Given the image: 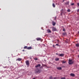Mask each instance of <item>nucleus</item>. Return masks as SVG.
Returning a JSON list of instances; mask_svg holds the SVG:
<instances>
[{
	"instance_id": "1",
	"label": "nucleus",
	"mask_w": 79,
	"mask_h": 79,
	"mask_svg": "<svg viewBox=\"0 0 79 79\" xmlns=\"http://www.w3.org/2000/svg\"><path fill=\"white\" fill-rule=\"evenodd\" d=\"M73 63L74 61H73V60L69 59V64H73Z\"/></svg>"
},
{
	"instance_id": "2",
	"label": "nucleus",
	"mask_w": 79,
	"mask_h": 79,
	"mask_svg": "<svg viewBox=\"0 0 79 79\" xmlns=\"http://www.w3.org/2000/svg\"><path fill=\"white\" fill-rule=\"evenodd\" d=\"M40 70H39L38 69H37L35 70V73H40Z\"/></svg>"
},
{
	"instance_id": "3",
	"label": "nucleus",
	"mask_w": 79,
	"mask_h": 79,
	"mask_svg": "<svg viewBox=\"0 0 79 79\" xmlns=\"http://www.w3.org/2000/svg\"><path fill=\"white\" fill-rule=\"evenodd\" d=\"M26 64L27 66H29V61L28 60H27L26 61Z\"/></svg>"
},
{
	"instance_id": "4",
	"label": "nucleus",
	"mask_w": 79,
	"mask_h": 79,
	"mask_svg": "<svg viewBox=\"0 0 79 79\" xmlns=\"http://www.w3.org/2000/svg\"><path fill=\"white\" fill-rule=\"evenodd\" d=\"M52 29L53 31H56V28L55 27H53Z\"/></svg>"
},
{
	"instance_id": "5",
	"label": "nucleus",
	"mask_w": 79,
	"mask_h": 79,
	"mask_svg": "<svg viewBox=\"0 0 79 79\" xmlns=\"http://www.w3.org/2000/svg\"><path fill=\"white\" fill-rule=\"evenodd\" d=\"M40 64H38V65H36L35 67H36V68H38V67H40Z\"/></svg>"
},
{
	"instance_id": "6",
	"label": "nucleus",
	"mask_w": 79,
	"mask_h": 79,
	"mask_svg": "<svg viewBox=\"0 0 79 79\" xmlns=\"http://www.w3.org/2000/svg\"><path fill=\"white\" fill-rule=\"evenodd\" d=\"M36 39L37 40H42V39L40 38H37Z\"/></svg>"
},
{
	"instance_id": "7",
	"label": "nucleus",
	"mask_w": 79,
	"mask_h": 79,
	"mask_svg": "<svg viewBox=\"0 0 79 79\" xmlns=\"http://www.w3.org/2000/svg\"><path fill=\"white\" fill-rule=\"evenodd\" d=\"M70 76H72V77H74V76H75V75H74V73H71L70 74Z\"/></svg>"
},
{
	"instance_id": "8",
	"label": "nucleus",
	"mask_w": 79,
	"mask_h": 79,
	"mask_svg": "<svg viewBox=\"0 0 79 79\" xmlns=\"http://www.w3.org/2000/svg\"><path fill=\"white\" fill-rule=\"evenodd\" d=\"M27 49H28V50H30V49H32V47H28L27 48Z\"/></svg>"
},
{
	"instance_id": "9",
	"label": "nucleus",
	"mask_w": 79,
	"mask_h": 79,
	"mask_svg": "<svg viewBox=\"0 0 79 79\" xmlns=\"http://www.w3.org/2000/svg\"><path fill=\"white\" fill-rule=\"evenodd\" d=\"M52 24L53 26H55V24H56V23L55 22H52Z\"/></svg>"
},
{
	"instance_id": "10",
	"label": "nucleus",
	"mask_w": 79,
	"mask_h": 79,
	"mask_svg": "<svg viewBox=\"0 0 79 79\" xmlns=\"http://www.w3.org/2000/svg\"><path fill=\"white\" fill-rule=\"evenodd\" d=\"M64 54H60L59 56H64Z\"/></svg>"
},
{
	"instance_id": "11",
	"label": "nucleus",
	"mask_w": 79,
	"mask_h": 79,
	"mask_svg": "<svg viewBox=\"0 0 79 79\" xmlns=\"http://www.w3.org/2000/svg\"><path fill=\"white\" fill-rule=\"evenodd\" d=\"M22 59L20 58H18V59L16 60H18V61H21Z\"/></svg>"
},
{
	"instance_id": "12",
	"label": "nucleus",
	"mask_w": 79,
	"mask_h": 79,
	"mask_svg": "<svg viewBox=\"0 0 79 79\" xmlns=\"http://www.w3.org/2000/svg\"><path fill=\"white\" fill-rule=\"evenodd\" d=\"M76 46L77 47H79V44L77 43V44H76Z\"/></svg>"
},
{
	"instance_id": "13",
	"label": "nucleus",
	"mask_w": 79,
	"mask_h": 79,
	"mask_svg": "<svg viewBox=\"0 0 79 79\" xmlns=\"http://www.w3.org/2000/svg\"><path fill=\"white\" fill-rule=\"evenodd\" d=\"M69 2H66L65 4L66 5H69Z\"/></svg>"
},
{
	"instance_id": "14",
	"label": "nucleus",
	"mask_w": 79,
	"mask_h": 79,
	"mask_svg": "<svg viewBox=\"0 0 79 79\" xmlns=\"http://www.w3.org/2000/svg\"><path fill=\"white\" fill-rule=\"evenodd\" d=\"M60 60V58H56L55 59L56 61H58Z\"/></svg>"
},
{
	"instance_id": "15",
	"label": "nucleus",
	"mask_w": 79,
	"mask_h": 79,
	"mask_svg": "<svg viewBox=\"0 0 79 79\" xmlns=\"http://www.w3.org/2000/svg\"><path fill=\"white\" fill-rule=\"evenodd\" d=\"M48 32L50 33V32H51V31H50V30H48Z\"/></svg>"
},
{
	"instance_id": "16",
	"label": "nucleus",
	"mask_w": 79,
	"mask_h": 79,
	"mask_svg": "<svg viewBox=\"0 0 79 79\" xmlns=\"http://www.w3.org/2000/svg\"><path fill=\"white\" fill-rule=\"evenodd\" d=\"M57 69L59 70H60V69H61V67H58L57 68Z\"/></svg>"
},
{
	"instance_id": "17",
	"label": "nucleus",
	"mask_w": 79,
	"mask_h": 79,
	"mask_svg": "<svg viewBox=\"0 0 79 79\" xmlns=\"http://www.w3.org/2000/svg\"><path fill=\"white\" fill-rule=\"evenodd\" d=\"M52 6H53L54 8H55V4H54V3H53Z\"/></svg>"
},
{
	"instance_id": "18",
	"label": "nucleus",
	"mask_w": 79,
	"mask_h": 79,
	"mask_svg": "<svg viewBox=\"0 0 79 79\" xmlns=\"http://www.w3.org/2000/svg\"><path fill=\"white\" fill-rule=\"evenodd\" d=\"M66 33L65 32H64V33H63V35H66Z\"/></svg>"
},
{
	"instance_id": "19",
	"label": "nucleus",
	"mask_w": 79,
	"mask_h": 79,
	"mask_svg": "<svg viewBox=\"0 0 79 79\" xmlns=\"http://www.w3.org/2000/svg\"><path fill=\"white\" fill-rule=\"evenodd\" d=\"M27 48V46H25L24 47V49H26Z\"/></svg>"
},
{
	"instance_id": "20",
	"label": "nucleus",
	"mask_w": 79,
	"mask_h": 79,
	"mask_svg": "<svg viewBox=\"0 0 79 79\" xmlns=\"http://www.w3.org/2000/svg\"><path fill=\"white\" fill-rule=\"evenodd\" d=\"M67 11L68 12H70V11H71V10H70V9H68Z\"/></svg>"
},
{
	"instance_id": "21",
	"label": "nucleus",
	"mask_w": 79,
	"mask_h": 79,
	"mask_svg": "<svg viewBox=\"0 0 79 79\" xmlns=\"http://www.w3.org/2000/svg\"><path fill=\"white\" fill-rule=\"evenodd\" d=\"M34 60H38V59H37V58H35L34 59Z\"/></svg>"
},
{
	"instance_id": "22",
	"label": "nucleus",
	"mask_w": 79,
	"mask_h": 79,
	"mask_svg": "<svg viewBox=\"0 0 79 79\" xmlns=\"http://www.w3.org/2000/svg\"><path fill=\"white\" fill-rule=\"evenodd\" d=\"M62 63H66V61H63Z\"/></svg>"
},
{
	"instance_id": "23",
	"label": "nucleus",
	"mask_w": 79,
	"mask_h": 79,
	"mask_svg": "<svg viewBox=\"0 0 79 79\" xmlns=\"http://www.w3.org/2000/svg\"><path fill=\"white\" fill-rule=\"evenodd\" d=\"M61 79H65V77H64L61 78Z\"/></svg>"
},
{
	"instance_id": "24",
	"label": "nucleus",
	"mask_w": 79,
	"mask_h": 79,
	"mask_svg": "<svg viewBox=\"0 0 79 79\" xmlns=\"http://www.w3.org/2000/svg\"><path fill=\"white\" fill-rule=\"evenodd\" d=\"M74 5V3H72L71 4V5L72 6Z\"/></svg>"
},
{
	"instance_id": "25",
	"label": "nucleus",
	"mask_w": 79,
	"mask_h": 79,
	"mask_svg": "<svg viewBox=\"0 0 79 79\" xmlns=\"http://www.w3.org/2000/svg\"><path fill=\"white\" fill-rule=\"evenodd\" d=\"M77 12H79V9L77 10Z\"/></svg>"
},
{
	"instance_id": "26",
	"label": "nucleus",
	"mask_w": 79,
	"mask_h": 79,
	"mask_svg": "<svg viewBox=\"0 0 79 79\" xmlns=\"http://www.w3.org/2000/svg\"><path fill=\"white\" fill-rule=\"evenodd\" d=\"M63 31H65L64 28L63 30Z\"/></svg>"
},
{
	"instance_id": "27",
	"label": "nucleus",
	"mask_w": 79,
	"mask_h": 79,
	"mask_svg": "<svg viewBox=\"0 0 79 79\" xmlns=\"http://www.w3.org/2000/svg\"><path fill=\"white\" fill-rule=\"evenodd\" d=\"M53 47H55V45H53Z\"/></svg>"
},
{
	"instance_id": "28",
	"label": "nucleus",
	"mask_w": 79,
	"mask_h": 79,
	"mask_svg": "<svg viewBox=\"0 0 79 79\" xmlns=\"http://www.w3.org/2000/svg\"><path fill=\"white\" fill-rule=\"evenodd\" d=\"M56 45H58V44H56Z\"/></svg>"
},
{
	"instance_id": "29",
	"label": "nucleus",
	"mask_w": 79,
	"mask_h": 79,
	"mask_svg": "<svg viewBox=\"0 0 79 79\" xmlns=\"http://www.w3.org/2000/svg\"><path fill=\"white\" fill-rule=\"evenodd\" d=\"M58 53H56V55H58Z\"/></svg>"
},
{
	"instance_id": "30",
	"label": "nucleus",
	"mask_w": 79,
	"mask_h": 79,
	"mask_svg": "<svg viewBox=\"0 0 79 79\" xmlns=\"http://www.w3.org/2000/svg\"><path fill=\"white\" fill-rule=\"evenodd\" d=\"M54 79H56V77L54 78Z\"/></svg>"
},
{
	"instance_id": "31",
	"label": "nucleus",
	"mask_w": 79,
	"mask_h": 79,
	"mask_svg": "<svg viewBox=\"0 0 79 79\" xmlns=\"http://www.w3.org/2000/svg\"><path fill=\"white\" fill-rule=\"evenodd\" d=\"M78 58H79V55L78 56Z\"/></svg>"
},
{
	"instance_id": "32",
	"label": "nucleus",
	"mask_w": 79,
	"mask_h": 79,
	"mask_svg": "<svg viewBox=\"0 0 79 79\" xmlns=\"http://www.w3.org/2000/svg\"><path fill=\"white\" fill-rule=\"evenodd\" d=\"M56 19V18H55V20Z\"/></svg>"
},
{
	"instance_id": "33",
	"label": "nucleus",
	"mask_w": 79,
	"mask_h": 79,
	"mask_svg": "<svg viewBox=\"0 0 79 79\" xmlns=\"http://www.w3.org/2000/svg\"><path fill=\"white\" fill-rule=\"evenodd\" d=\"M23 51H24V50H23Z\"/></svg>"
},
{
	"instance_id": "34",
	"label": "nucleus",
	"mask_w": 79,
	"mask_h": 79,
	"mask_svg": "<svg viewBox=\"0 0 79 79\" xmlns=\"http://www.w3.org/2000/svg\"><path fill=\"white\" fill-rule=\"evenodd\" d=\"M78 33L79 34V31L78 32Z\"/></svg>"
},
{
	"instance_id": "35",
	"label": "nucleus",
	"mask_w": 79,
	"mask_h": 79,
	"mask_svg": "<svg viewBox=\"0 0 79 79\" xmlns=\"http://www.w3.org/2000/svg\"><path fill=\"white\" fill-rule=\"evenodd\" d=\"M62 14V13H61V14Z\"/></svg>"
},
{
	"instance_id": "36",
	"label": "nucleus",
	"mask_w": 79,
	"mask_h": 79,
	"mask_svg": "<svg viewBox=\"0 0 79 79\" xmlns=\"http://www.w3.org/2000/svg\"><path fill=\"white\" fill-rule=\"evenodd\" d=\"M51 77V78H52V77Z\"/></svg>"
}]
</instances>
